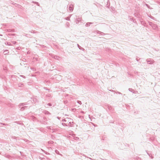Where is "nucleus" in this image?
<instances>
[{"instance_id": "obj_1", "label": "nucleus", "mask_w": 160, "mask_h": 160, "mask_svg": "<svg viewBox=\"0 0 160 160\" xmlns=\"http://www.w3.org/2000/svg\"><path fill=\"white\" fill-rule=\"evenodd\" d=\"M52 106V104L51 103H48L46 104L45 105V107L46 108H48V107H51Z\"/></svg>"}, {"instance_id": "obj_2", "label": "nucleus", "mask_w": 160, "mask_h": 160, "mask_svg": "<svg viewBox=\"0 0 160 160\" xmlns=\"http://www.w3.org/2000/svg\"><path fill=\"white\" fill-rule=\"evenodd\" d=\"M30 119L32 120L33 121H34L36 119V118L33 116H32L30 117Z\"/></svg>"}, {"instance_id": "obj_3", "label": "nucleus", "mask_w": 160, "mask_h": 160, "mask_svg": "<svg viewBox=\"0 0 160 160\" xmlns=\"http://www.w3.org/2000/svg\"><path fill=\"white\" fill-rule=\"evenodd\" d=\"M70 121H69V122H68V123H67V126H70V127H72V124H71V119H70Z\"/></svg>"}, {"instance_id": "obj_4", "label": "nucleus", "mask_w": 160, "mask_h": 160, "mask_svg": "<svg viewBox=\"0 0 160 160\" xmlns=\"http://www.w3.org/2000/svg\"><path fill=\"white\" fill-rule=\"evenodd\" d=\"M27 106H24L21 108L20 109L21 111H23L24 110H25L27 108Z\"/></svg>"}, {"instance_id": "obj_5", "label": "nucleus", "mask_w": 160, "mask_h": 160, "mask_svg": "<svg viewBox=\"0 0 160 160\" xmlns=\"http://www.w3.org/2000/svg\"><path fill=\"white\" fill-rule=\"evenodd\" d=\"M55 153H57V154H58V155H61V156H62V155L61 154L59 153V152L58 150H55Z\"/></svg>"}, {"instance_id": "obj_6", "label": "nucleus", "mask_w": 160, "mask_h": 160, "mask_svg": "<svg viewBox=\"0 0 160 160\" xmlns=\"http://www.w3.org/2000/svg\"><path fill=\"white\" fill-rule=\"evenodd\" d=\"M149 156L150 157H151L152 159L153 158V157L152 156V154L151 153H149V152H147Z\"/></svg>"}, {"instance_id": "obj_7", "label": "nucleus", "mask_w": 160, "mask_h": 160, "mask_svg": "<svg viewBox=\"0 0 160 160\" xmlns=\"http://www.w3.org/2000/svg\"><path fill=\"white\" fill-rule=\"evenodd\" d=\"M44 113L46 114H50V112L47 111H44Z\"/></svg>"}, {"instance_id": "obj_8", "label": "nucleus", "mask_w": 160, "mask_h": 160, "mask_svg": "<svg viewBox=\"0 0 160 160\" xmlns=\"http://www.w3.org/2000/svg\"><path fill=\"white\" fill-rule=\"evenodd\" d=\"M62 121L66 122V123H68L69 122V121H68L67 120L65 119H63Z\"/></svg>"}, {"instance_id": "obj_9", "label": "nucleus", "mask_w": 160, "mask_h": 160, "mask_svg": "<svg viewBox=\"0 0 160 160\" xmlns=\"http://www.w3.org/2000/svg\"><path fill=\"white\" fill-rule=\"evenodd\" d=\"M41 150L43 152L45 153L46 154H49V153H48L46 152V151H45L44 150H42V149H41Z\"/></svg>"}, {"instance_id": "obj_10", "label": "nucleus", "mask_w": 160, "mask_h": 160, "mask_svg": "<svg viewBox=\"0 0 160 160\" xmlns=\"http://www.w3.org/2000/svg\"><path fill=\"white\" fill-rule=\"evenodd\" d=\"M53 143V142L52 141H50L48 142L49 144H52Z\"/></svg>"}, {"instance_id": "obj_11", "label": "nucleus", "mask_w": 160, "mask_h": 160, "mask_svg": "<svg viewBox=\"0 0 160 160\" xmlns=\"http://www.w3.org/2000/svg\"><path fill=\"white\" fill-rule=\"evenodd\" d=\"M0 124H1L3 125H5V126H8V124H5V123H2V122H0Z\"/></svg>"}, {"instance_id": "obj_12", "label": "nucleus", "mask_w": 160, "mask_h": 160, "mask_svg": "<svg viewBox=\"0 0 160 160\" xmlns=\"http://www.w3.org/2000/svg\"><path fill=\"white\" fill-rule=\"evenodd\" d=\"M62 124L63 125H64V126H67V123H62Z\"/></svg>"}, {"instance_id": "obj_13", "label": "nucleus", "mask_w": 160, "mask_h": 160, "mask_svg": "<svg viewBox=\"0 0 160 160\" xmlns=\"http://www.w3.org/2000/svg\"><path fill=\"white\" fill-rule=\"evenodd\" d=\"M6 157L7 158H10V157H11V156L9 155H7V156H6Z\"/></svg>"}, {"instance_id": "obj_14", "label": "nucleus", "mask_w": 160, "mask_h": 160, "mask_svg": "<svg viewBox=\"0 0 160 160\" xmlns=\"http://www.w3.org/2000/svg\"><path fill=\"white\" fill-rule=\"evenodd\" d=\"M26 105V104L24 103H20V106H21V105L24 106V105Z\"/></svg>"}, {"instance_id": "obj_15", "label": "nucleus", "mask_w": 160, "mask_h": 160, "mask_svg": "<svg viewBox=\"0 0 160 160\" xmlns=\"http://www.w3.org/2000/svg\"><path fill=\"white\" fill-rule=\"evenodd\" d=\"M77 102L80 104H81V101H77Z\"/></svg>"}, {"instance_id": "obj_16", "label": "nucleus", "mask_w": 160, "mask_h": 160, "mask_svg": "<svg viewBox=\"0 0 160 160\" xmlns=\"http://www.w3.org/2000/svg\"><path fill=\"white\" fill-rule=\"evenodd\" d=\"M76 108H72V111H73V112H75L76 110Z\"/></svg>"}, {"instance_id": "obj_17", "label": "nucleus", "mask_w": 160, "mask_h": 160, "mask_svg": "<svg viewBox=\"0 0 160 160\" xmlns=\"http://www.w3.org/2000/svg\"><path fill=\"white\" fill-rule=\"evenodd\" d=\"M67 102V100L64 101V103H66Z\"/></svg>"}, {"instance_id": "obj_18", "label": "nucleus", "mask_w": 160, "mask_h": 160, "mask_svg": "<svg viewBox=\"0 0 160 160\" xmlns=\"http://www.w3.org/2000/svg\"><path fill=\"white\" fill-rule=\"evenodd\" d=\"M81 113H84V111H81Z\"/></svg>"}, {"instance_id": "obj_19", "label": "nucleus", "mask_w": 160, "mask_h": 160, "mask_svg": "<svg viewBox=\"0 0 160 160\" xmlns=\"http://www.w3.org/2000/svg\"><path fill=\"white\" fill-rule=\"evenodd\" d=\"M15 122V123H18V124H20V123H18V122L16 121V122Z\"/></svg>"}, {"instance_id": "obj_20", "label": "nucleus", "mask_w": 160, "mask_h": 160, "mask_svg": "<svg viewBox=\"0 0 160 160\" xmlns=\"http://www.w3.org/2000/svg\"><path fill=\"white\" fill-rule=\"evenodd\" d=\"M77 139H79V138L78 137H77L75 138V139L76 140Z\"/></svg>"}, {"instance_id": "obj_21", "label": "nucleus", "mask_w": 160, "mask_h": 160, "mask_svg": "<svg viewBox=\"0 0 160 160\" xmlns=\"http://www.w3.org/2000/svg\"><path fill=\"white\" fill-rule=\"evenodd\" d=\"M110 123H113V122H112V121H111V122H110Z\"/></svg>"}, {"instance_id": "obj_22", "label": "nucleus", "mask_w": 160, "mask_h": 160, "mask_svg": "<svg viewBox=\"0 0 160 160\" xmlns=\"http://www.w3.org/2000/svg\"><path fill=\"white\" fill-rule=\"evenodd\" d=\"M110 108H111V107L109 108V109H110Z\"/></svg>"}]
</instances>
